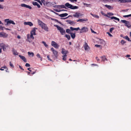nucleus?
I'll return each mask as SVG.
<instances>
[{"label": "nucleus", "instance_id": "nucleus-6", "mask_svg": "<svg viewBox=\"0 0 131 131\" xmlns=\"http://www.w3.org/2000/svg\"><path fill=\"white\" fill-rule=\"evenodd\" d=\"M0 47L2 48L4 51H6V48L8 47V46L7 45H5L3 43H1Z\"/></svg>", "mask_w": 131, "mask_h": 131}, {"label": "nucleus", "instance_id": "nucleus-60", "mask_svg": "<svg viewBox=\"0 0 131 131\" xmlns=\"http://www.w3.org/2000/svg\"><path fill=\"white\" fill-rule=\"evenodd\" d=\"M17 37L18 39H20V36L18 35L17 36Z\"/></svg>", "mask_w": 131, "mask_h": 131}, {"label": "nucleus", "instance_id": "nucleus-37", "mask_svg": "<svg viewBox=\"0 0 131 131\" xmlns=\"http://www.w3.org/2000/svg\"><path fill=\"white\" fill-rule=\"evenodd\" d=\"M54 10L55 11L57 12H59L61 11H67V10H64V9H63L62 10H59L58 9H56Z\"/></svg>", "mask_w": 131, "mask_h": 131}, {"label": "nucleus", "instance_id": "nucleus-18", "mask_svg": "<svg viewBox=\"0 0 131 131\" xmlns=\"http://www.w3.org/2000/svg\"><path fill=\"white\" fill-rule=\"evenodd\" d=\"M12 52H13V54L15 55H18V53L17 51L15 50L14 48L12 49Z\"/></svg>", "mask_w": 131, "mask_h": 131}, {"label": "nucleus", "instance_id": "nucleus-33", "mask_svg": "<svg viewBox=\"0 0 131 131\" xmlns=\"http://www.w3.org/2000/svg\"><path fill=\"white\" fill-rule=\"evenodd\" d=\"M105 6L108 8L109 9H110L111 8V6L107 5H105Z\"/></svg>", "mask_w": 131, "mask_h": 131}, {"label": "nucleus", "instance_id": "nucleus-25", "mask_svg": "<svg viewBox=\"0 0 131 131\" xmlns=\"http://www.w3.org/2000/svg\"><path fill=\"white\" fill-rule=\"evenodd\" d=\"M58 8H64L66 9V7L64 5H59L57 6Z\"/></svg>", "mask_w": 131, "mask_h": 131}, {"label": "nucleus", "instance_id": "nucleus-54", "mask_svg": "<svg viewBox=\"0 0 131 131\" xmlns=\"http://www.w3.org/2000/svg\"><path fill=\"white\" fill-rule=\"evenodd\" d=\"M4 27H2L1 25H0V29H1L2 30L3 29V28H4Z\"/></svg>", "mask_w": 131, "mask_h": 131}, {"label": "nucleus", "instance_id": "nucleus-30", "mask_svg": "<svg viewBox=\"0 0 131 131\" xmlns=\"http://www.w3.org/2000/svg\"><path fill=\"white\" fill-rule=\"evenodd\" d=\"M42 43L47 48L48 47V45H47L46 44V42H45L43 41H42Z\"/></svg>", "mask_w": 131, "mask_h": 131}, {"label": "nucleus", "instance_id": "nucleus-14", "mask_svg": "<svg viewBox=\"0 0 131 131\" xmlns=\"http://www.w3.org/2000/svg\"><path fill=\"white\" fill-rule=\"evenodd\" d=\"M25 25H28L30 26H31L33 25V24L31 22H25L24 23Z\"/></svg>", "mask_w": 131, "mask_h": 131}, {"label": "nucleus", "instance_id": "nucleus-26", "mask_svg": "<svg viewBox=\"0 0 131 131\" xmlns=\"http://www.w3.org/2000/svg\"><path fill=\"white\" fill-rule=\"evenodd\" d=\"M79 13H76L74 14L73 15V16L75 17L78 18L79 16Z\"/></svg>", "mask_w": 131, "mask_h": 131}, {"label": "nucleus", "instance_id": "nucleus-19", "mask_svg": "<svg viewBox=\"0 0 131 131\" xmlns=\"http://www.w3.org/2000/svg\"><path fill=\"white\" fill-rule=\"evenodd\" d=\"M125 26L128 28L130 27H131V25L130 23L128 21H127V23L125 24Z\"/></svg>", "mask_w": 131, "mask_h": 131}, {"label": "nucleus", "instance_id": "nucleus-13", "mask_svg": "<svg viewBox=\"0 0 131 131\" xmlns=\"http://www.w3.org/2000/svg\"><path fill=\"white\" fill-rule=\"evenodd\" d=\"M68 52V51L67 50H66L65 49L62 48V51L61 52L62 54L64 55H67L66 54Z\"/></svg>", "mask_w": 131, "mask_h": 131}, {"label": "nucleus", "instance_id": "nucleus-63", "mask_svg": "<svg viewBox=\"0 0 131 131\" xmlns=\"http://www.w3.org/2000/svg\"><path fill=\"white\" fill-rule=\"evenodd\" d=\"M116 20H117L118 21H119V18H116Z\"/></svg>", "mask_w": 131, "mask_h": 131}, {"label": "nucleus", "instance_id": "nucleus-43", "mask_svg": "<svg viewBox=\"0 0 131 131\" xmlns=\"http://www.w3.org/2000/svg\"><path fill=\"white\" fill-rule=\"evenodd\" d=\"M121 42V43L123 45L124 44L126 43V42L124 40H122Z\"/></svg>", "mask_w": 131, "mask_h": 131}, {"label": "nucleus", "instance_id": "nucleus-45", "mask_svg": "<svg viewBox=\"0 0 131 131\" xmlns=\"http://www.w3.org/2000/svg\"><path fill=\"white\" fill-rule=\"evenodd\" d=\"M25 66L26 67H30V65L28 63H26V64Z\"/></svg>", "mask_w": 131, "mask_h": 131}, {"label": "nucleus", "instance_id": "nucleus-4", "mask_svg": "<svg viewBox=\"0 0 131 131\" xmlns=\"http://www.w3.org/2000/svg\"><path fill=\"white\" fill-rule=\"evenodd\" d=\"M27 41L30 42H31L32 40L34 39V37L33 36V35L30 34V35L28 34L27 35Z\"/></svg>", "mask_w": 131, "mask_h": 131}, {"label": "nucleus", "instance_id": "nucleus-64", "mask_svg": "<svg viewBox=\"0 0 131 131\" xmlns=\"http://www.w3.org/2000/svg\"><path fill=\"white\" fill-rule=\"evenodd\" d=\"M3 68H4L5 69H7V67L6 66H4V67H3Z\"/></svg>", "mask_w": 131, "mask_h": 131}, {"label": "nucleus", "instance_id": "nucleus-40", "mask_svg": "<svg viewBox=\"0 0 131 131\" xmlns=\"http://www.w3.org/2000/svg\"><path fill=\"white\" fill-rule=\"evenodd\" d=\"M121 21L122 22L124 23L125 24H126V23H127V21H126V20H121Z\"/></svg>", "mask_w": 131, "mask_h": 131}, {"label": "nucleus", "instance_id": "nucleus-32", "mask_svg": "<svg viewBox=\"0 0 131 131\" xmlns=\"http://www.w3.org/2000/svg\"><path fill=\"white\" fill-rule=\"evenodd\" d=\"M121 3L126 2H127V0H118Z\"/></svg>", "mask_w": 131, "mask_h": 131}, {"label": "nucleus", "instance_id": "nucleus-39", "mask_svg": "<svg viewBox=\"0 0 131 131\" xmlns=\"http://www.w3.org/2000/svg\"><path fill=\"white\" fill-rule=\"evenodd\" d=\"M114 29V28L112 27L110 29V32L112 33V31Z\"/></svg>", "mask_w": 131, "mask_h": 131}, {"label": "nucleus", "instance_id": "nucleus-5", "mask_svg": "<svg viewBox=\"0 0 131 131\" xmlns=\"http://www.w3.org/2000/svg\"><path fill=\"white\" fill-rule=\"evenodd\" d=\"M5 21L6 23V24H5L6 25H9V24H12L14 25L15 24V23L14 22L13 20H10L9 19H5Z\"/></svg>", "mask_w": 131, "mask_h": 131}, {"label": "nucleus", "instance_id": "nucleus-61", "mask_svg": "<svg viewBox=\"0 0 131 131\" xmlns=\"http://www.w3.org/2000/svg\"><path fill=\"white\" fill-rule=\"evenodd\" d=\"M126 56L127 57H129L130 56V55L129 54H128L126 55Z\"/></svg>", "mask_w": 131, "mask_h": 131}, {"label": "nucleus", "instance_id": "nucleus-62", "mask_svg": "<svg viewBox=\"0 0 131 131\" xmlns=\"http://www.w3.org/2000/svg\"><path fill=\"white\" fill-rule=\"evenodd\" d=\"M41 2L42 3H43L44 2H45L44 0H41Z\"/></svg>", "mask_w": 131, "mask_h": 131}, {"label": "nucleus", "instance_id": "nucleus-24", "mask_svg": "<svg viewBox=\"0 0 131 131\" xmlns=\"http://www.w3.org/2000/svg\"><path fill=\"white\" fill-rule=\"evenodd\" d=\"M101 58H102V61H105V60H106V61L107 60V59L106 58L105 56H102L101 57Z\"/></svg>", "mask_w": 131, "mask_h": 131}, {"label": "nucleus", "instance_id": "nucleus-42", "mask_svg": "<svg viewBox=\"0 0 131 131\" xmlns=\"http://www.w3.org/2000/svg\"><path fill=\"white\" fill-rule=\"evenodd\" d=\"M9 65L12 68H14V66L13 64L11 62H9Z\"/></svg>", "mask_w": 131, "mask_h": 131}, {"label": "nucleus", "instance_id": "nucleus-46", "mask_svg": "<svg viewBox=\"0 0 131 131\" xmlns=\"http://www.w3.org/2000/svg\"><path fill=\"white\" fill-rule=\"evenodd\" d=\"M108 14L109 16H112L113 15V14L112 13H108Z\"/></svg>", "mask_w": 131, "mask_h": 131}, {"label": "nucleus", "instance_id": "nucleus-52", "mask_svg": "<svg viewBox=\"0 0 131 131\" xmlns=\"http://www.w3.org/2000/svg\"><path fill=\"white\" fill-rule=\"evenodd\" d=\"M36 5L37 6L38 8H40L41 7L40 5L38 3Z\"/></svg>", "mask_w": 131, "mask_h": 131}, {"label": "nucleus", "instance_id": "nucleus-16", "mask_svg": "<svg viewBox=\"0 0 131 131\" xmlns=\"http://www.w3.org/2000/svg\"><path fill=\"white\" fill-rule=\"evenodd\" d=\"M83 46L85 50H88L89 48V47L87 43L86 42H85V44Z\"/></svg>", "mask_w": 131, "mask_h": 131}, {"label": "nucleus", "instance_id": "nucleus-21", "mask_svg": "<svg viewBox=\"0 0 131 131\" xmlns=\"http://www.w3.org/2000/svg\"><path fill=\"white\" fill-rule=\"evenodd\" d=\"M70 28L72 30H78L80 29V28L79 27H78L77 28H74L72 27H70Z\"/></svg>", "mask_w": 131, "mask_h": 131}, {"label": "nucleus", "instance_id": "nucleus-59", "mask_svg": "<svg viewBox=\"0 0 131 131\" xmlns=\"http://www.w3.org/2000/svg\"><path fill=\"white\" fill-rule=\"evenodd\" d=\"M36 71H34V72H33L32 73H31V74H32V75H33V74H35V73H36Z\"/></svg>", "mask_w": 131, "mask_h": 131}, {"label": "nucleus", "instance_id": "nucleus-58", "mask_svg": "<svg viewBox=\"0 0 131 131\" xmlns=\"http://www.w3.org/2000/svg\"><path fill=\"white\" fill-rule=\"evenodd\" d=\"M38 3H40V4L41 5H42V3L40 1L38 2Z\"/></svg>", "mask_w": 131, "mask_h": 131}, {"label": "nucleus", "instance_id": "nucleus-51", "mask_svg": "<svg viewBox=\"0 0 131 131\" xmlns=\"http://www.w3.org/2000/svg\"><path fill=\"white\" fill-rule=\"evenodd\" d=\"M84 5H86L87 6V7H88V5H90V4H88L86 3H84Z\"/></svg>", "mask_w": 131, "mask_h": 131}, {"label": "nucleus", "instance_id": "nucleus-57", "mask_svg": "<svg viewBox=\"0 0 131 131\" xmlns=\"http://www.w3.org/2000/svg\"><path fill=\"white\" fill-rule=\"evenodd\" d=\"M31 68H28L27 69L29 70V71H30V72H31L32 71L31 70H30V69H31Z\"/></svg>", "mask_w": 131, "mask_h": 131}, {"label": "nucleus", "instance_id": "nucleus-15", "mask_svg": "<svg viewBox=\"0 0 131 131\" xmlns=\"http://www.w3.org/2000/svg\"><path fill=\"white\" fill-rule=\"evenodd\" d=\"M66 22H68V23L71 25H74L75 24V23L73 21H72L71 20H67Z\"/></svg>", "mask_w": 131, "mask_h": 131}, {"label": "nucleus", "instance_id": "nucleus-3", "mask_svg": "<svg viewBox=\"0 0 131 131\" xmlns=\"http://www.w3.org/2000/svg\"><path fill=\"white\" fill-rule=\"evenodd\" d=\"M65 7L72 9H77L78 8V7L76 6H73L72 5L68 3H67L65 4Z\"/></svg>", "mask_w": 131, "mask_h": 131}, {"label": "nucleus", "instance_id": "nucleus-35", "mask_svg": "<svg viewBox=\"0 0 131 131\" xmlns=\"http://www.w3.org/2000/svg\"><path fill=\"white\" fill-rule=\"evenodd\" d=\"M67 55H64L63 56V58L62 59L63 60L65 61L66 60V56H67Z\"/></svg>", "mask_w": 131, "mask_h": 131}, {"label": "nucleus", "instance_id": "nucleus-41", "mask_svg": "<svg viewBox=\"0 0 131 131\" xmlns=\"http://www.w3.org/2000/svg\"><path fill=\"white\" fill-rule=\"evenodd\" d=\"M95 46L96 47H101V48L102 46H101L98 45H95Z\"/></svg>", "mask_w": 131, "mask_h": 131}, {"label": "nucleus", "instance_id": "nucleus-31", "mask_svg": "<svg viewBox=\"0 0 131 131\" xmlns=\"http://www.w3.org/2000/svg\"><path fill=\"white\" fill-rule=\"evenodd\" d=\"M28 54L29 55H32V57H33L34 56V53L33 52H28Z\"/></svg>", "mask_w": 131, "mask_h": 131}, {"label": "nucleus", "instance_id": "nucleus-11", "mask_svg": "<svg viewBox=\"0 0 131 131\" xmlns=\"http://www.w3.org/2000/svg\"><path fill=\"white\" fill-rule=\"evenodd\" d=\"M38 28H34L31 31L30 34L33 35H36V29H37Z\"/></svg>", "mask_w": 131, "mask_h": 131}, {"label": "nucleus", "instance_id": "nucleus-22", "mask_svg": "<svg viewBox=\"0 0 131 131\" xmlns=\"http://www.w3.org/2000/svg\"><path fill=\"white\" fill-rule=\"evenodd\" d=\"M68 15V14L67 13H65L63 14H60L59 16L61 17H65L67 16Z\"/></svg>", "mask_w": 131, "mask_h": 131}, {"label": "nucleus", "instance_id": "nucleus-48", "mask_svg": "<svg viewBox=\"0 0 131 131\" xmlns=\"http://www.w3.org/2000/svg\"><path fill=\"white\" fill-rule=\"evenodd\" d=\"M47 58L49 60L51 61V60L50 59L49 57V55H48L47 57Z\"/></svg>", "mask_w": 131, "mask_h": 131}, {"label": "nucleus", "instance_id": "nucleus-9", "mask_svg": "<svg viewBox=\"0 0 131 131\" xmlns=\"http://www.w3.org/2000/svg\"><path fill=\"white\" fill-rule=\"evenodd\" d=\"M51 50L53 52V54H54L55 57H57L58 56V52L54 49L53 48H51Z\"/></svg>", "mask_w": 131, "mask_h": 131}, {"label": "nucleus", "instance_id": "nucleus-53", "mask_svg": "<svg viewBox=\"0 0 131 131\" xmlns=\"http://www.w3.org/2000/svg\"><path fill=\"white\" fill-rule=\"evenodd\" d=\"M19 68H20V69H21V70H24V69H23L22 68V67H21V66H20L19 65Z\"/></svg>", "mask_w": 131, "mask_h": 131}, {"label": "nucleus", "instance_id": "nucleus-27", "mask_svg": "<svg viewBox=\"0 0 131 131\" xmlns=\"http://www.w3.org/2000/svg\"><path fill=\"white\" fill-rule=\"evenodd\" d=\"M64 36L66 37L68 40H69L70 39V36L69 35L66 34Z\"/></svg>", "mask_w": 131, "mask_h": 131}, {"label": "nucleus", "instance_id": "nucleus-55", "mask_svg": "<svg viewBox=\"0 0 131 131\" xmlns=\"http://www.w3.org/2000/svg\"><path fill=\"white\" fill-rule=\"evenodd\" d=\"M96 59L97 61H99L100 60L99 59V58L97 57H96Z\"/></svg>", "mask_w": 131, "mask_h": 131}, {"label": "nucleus", "instance_id": "nucleus-44", "mask_svg": "<svg viewBox=\"0 0 131 131\" xmlns=\"http://www.w3.org/2000/svg\"><path fill=\"white\" fill-rule=\"evenodd\" d=\"M130 16H131L130 14L126 15H124L123 16V17H128Z\"/></svg>", "mask_w": 131, "mask_h": 131}, {"label": "nucleus", "instance_id": "nucleus-49", "mask_svg": "<svg viewBox=\"0 0 131 131\" xmlns=\"http://www.w3.org/2000/svg\"><path fill=\"white\" fill-rule=\"evenodd\" d=\"M91 32H92V33H94V34H96V32H95V31H94L91 28Z\"/></svg>", "mask_w": 131, "mask_h": 131}, {"label": "nucleus", "instance_id": "nucleus-10", "mask_svg": "<svg viewBox=\"0 0 131 131\" xmlns=\"http://www.w3.org/2000/svg\"><path fill=\"white\" fill-rule=\"evenodd\" d=\"M8 35L7 34L4 32H0V37L6 38L7 37Z\"/></svg>", "mask_w": 131, "mask_h": 131}, {"label": "nucleus", "instance_id": "nucleus-12", "mask_svg": "<svg viewBox=\"0 0 131 131\" xmlns=\"http://www.w3.org/2000/svg\"><path fill=\"white\" fill-rule=\"evenodd\" d=\"M21 6L22 7L28 8L30 9H32V7L31 6L29 5H27L25 4H21Z\"/></svg>", "mask_w": 131, "mask_h": 131}, {"label": "nucleus", "instance_id": "nucleus-50", "mask_svg": "<svg viewBox=\"0 0 131 131\" xmlns=\"http://www.w3.org/2000/svg\"><path fill=\"white\" fill-rule=\"evenodd\" d=\"M107 33L110 37L112 36V35L109 32H107Z\"/></svg>", "mask_w": 131, "mask_h": 131}, {"label": "nucleus", "instance_id": "nucleus-8", "mask_svg": "<svg viewBox=\"0 0 131 131\" xmlns=\"http://www.w3.org/2000/svg\"><path fill=\"white\" fill-rule=\"evenodd\" d=\"M80 31V33H82L84 32H86L88 31V28L87 27H83L81 29Z\"/></svg>", "mask_w": 131, "mask_h": 131}, {"label": "nucleus", "instance_id": "nucleus-2", "mask_svg": "<svg viewBox=\"0 0 131 131\" xmlns=\"http://www.w3.org/2000/svg\"><path fill=\"white\" fill-rule=\"evenodd\" d=\"M55 26L57 28L58 30L60 32L61 35H63L66 34L65 31L63 28L61 27L58 25H56Z\"/></svg>", "mask_w": 131, "mask_h": 131}, {"label": "nucleus", "instance_id": "nucleus-17", "mask_svg": "<svg viewBox=\"0 0 131 131\" xmlns=\"http://www.w3.org/2000/svg\"><path fill=\"white\" fill-rule=\"evenodd\" d=\"M19 56L21 59L25 62H27V61L26 59L25 58V57L22 56L21 55H19Z\"/></svg>", "mask_w": 131, "mask_h": 131}, {"label": "nucleus", "instance_id": "nucleus-1", "mask_svg": "<svg viewBox=\"0 0 131 131\" xmlns=\"http://www.w3.org/2000/svg\"><path fill=\"white\" fill-rule=\"evenodd\" d=\"M38 23L39 25L40 26L42 29H44L46 31H48V28L46 25L43 23L41 21L39 20Z\"/></svg>", "mask_w": 131, "mask_h": 131}, {"label": "nucleus", "instance_id": "nucleus-20", "mask_svg": "<svg viewBox=\"0 0 131 131\" xmlns=\"http://www.w3.org/2000/svg\"><path fill=\"white\" fill-rule=\"evenodd\" d=\"M88 19H80L77 20V22H82L83 21H88Z\"/></svg>", "mask_w": 131, "mask_h": 131}, {"label": "nucleus", "instance_id": "nucleus-38", "mask_svg": "<svg viewBox=\"0 0 131 131\" xmlns=\"http://www.w3.org/2000/svg\"><path fill=\"white\" fill-rule=\"evenodd\" d=\"M37 4H38V3L35 2H32V4L34 6H36V5H37Z\"/></svg>", "mask_w": 131, "mask_h": 131}, {"label": "nucleus", "instance_id": "nucleus-56", "mask_svg": "<svg viewBox=\"0 0 131 131\" xmlns=\"http://www.w3.org/2000/svg\"><path fill=\"white\" fill-rule=\"evenodd\" d=\"M0 8L2 9H3L4 8V7L0 5Z\"/></svg>", "mask_w": 131, "mask_h": 131}, {"label": "nucleus", "instance_id": "nucleus-7", "mask_svg": "<svg viewBox=\"0 0 131 131\" xmlns=\"http://www.w3.org/2000/svg\"><path fill=\"white\" fill-rule=\"evenodd\" d=\"M51 45L52 46L57 49L59 47V46L58 44L55 41H52L51 42Z\"/></svg>", "mask_w": 131, "mask_h": 131}, {"label": "nucleus", "instance_id": "nucleus-34", "mask_svg": "<svg viewBox=\"0 0 131 131\" xmlns=\"http://www.w3.org/2000/svg\"><path fill=\"white\" fill-rule=\"evenodd\" d=\"M125 38L127 40L129 41L130 42L131 41V40L127 36H125Z\"/></svg>", "mask_w": 131, "mask_h": 131}, {"label": "nucleus", "instance_id": "nucleus-28", "mask_svg": "<svg viewBox=\"0 0 131 131\" xmlns=\"http://www.w3.org/2000/svg\"><path fill=\"white\" fill-rule=\"evenodd\" d=\"M66 32L67 33L70 34L71 33V30L69 29H66Z\"/></svg>", "mask_w": 131, "mask_h": 131}, {"label": "nucleus", "instance_id": "nucleus-29", "mask_svg": "<svg viewBox=\"0 0 131 131\" xmlns=\"http://www.w3.org/2000/svg\"><path fill=\"white\" fill-rule=\"evenodd\" d=\"M36 56L38 58H40V60L41 61H42V58L40 57V55L39 53H37V54Z\"/></svg>", "mask_w": 131, "mask_h": 131}, {"label": "nucleus", "instance_id": "nucleus-23", "mask_svg": "<svg viewBox=\"0 0 131 131\" xmlns=\"http://www.w3.org/2000/svg\"><path fill=\"white\" fill-rule=\"evenodd\" d=\"M70 34L71 38L72 39H74L75 38V33H71Z\"/></svg>", "mask_w": 131, "mask_h": 131}, {"label": "nucleus", "instance_id": "nucleus-47", "mask_svg": "<svg viewBox=\"0 0 131 131\" xmlns=\"http://www.w3.org/2000/svg\"><path fill=\"white\" fill-rule=\"evenodd\" d=\"M111 19H114L116 20L117 17H114V16H112V17H111Z\"/></svg>", "mask_w": 131, "mask_h": 131}, {"label": "nucleus", "instance_id": "nucleus-36", "mask_svg": "<svg viewBox=\"0 0 131 131\" xmlns=\"http://www.w3.org/2000/svg\"><path fill=\"white\" fill-rule=\"evenodd\" d=\"M91 14L92 16H93V17H96L97 18H99V16L97 15H93L92 14Z\"/></svg>", "mask_w": 131, "mask_h": 131}]
</instances>
